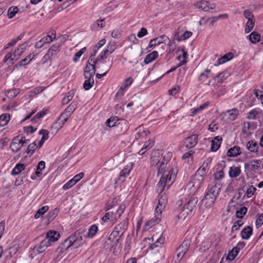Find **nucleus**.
<instances>
[{"instance_id": "f257e3e1", "label": "nucleus", "mask_w": 263, "mask_h": 263, "mask_svg": "<svg viewBox=\"0 0 263 263\" xmlns=\"http://www.w3.org/2000/svg\"><path fill=\"white\" fill-rule=\"evenodd\" d=\"M157 168L158 175L162 174V177L156 186V190L161 193L165 187L168 189L174 183L178 171L176 168L170 167L164 162H160Z\"/></svg>"}, {"instance_id": "f03ea898", "label": "nucleus", "mask_w": 263, "mask_h": 263, "mask_svg": "<svg viewBox=\"0 0 263 263\" xmlns=\"http://www.w3.org/2000/svg\"><path fill=\"white\" fill-rule=\"evenodd\" d=\"M222 184L220 182H216L214 185L208 186L206 192L202 201L206 208H211L217 198L222 187Z\"/></svg>"}, {"instance_id": "7ed1b4c3", "label": "nucleus", "mask_w": 263, "mask_h": 263, "mask_svg": "<svg viewBox=\"0 0 263 263\" xmlns=\"http://www.w3.org/2000/svg\"><path fill=\"white\" fill-rule=\"evenodd\" d=\"M198 202L197 197L191 198L183 206L181 211L178 215L177 217L179 220H183L191 214L193 210L196 207Z\"/></svg>"}, {"instance_id": "20e7f679", "label": "nucleus", "mask_w": 263, "mask_h": 263, "mask_svg": "<svg viewBox=\"0 0 263 263\" xmlns=\"http://www.w3.org/2000/svg\"><path fill=\"white\" fill-rule=\"evenodd\" d=\"M192 243L191 238H186L181 245L176 249V258L175 259V263H179L186 253Z\"/></svg>"}, {"instance_id": "39448f33", "label": "nucleus", "mask_w": 263, "mask_h": 263, "mask_svg": "<svg viewBox=\"0 0 263 263\" xmlns=\"http://www.w3.org/2000/svg\"><path fill=\"white\" fill-rule=\"evenodd\" d=\"M211 162L212 159L211 158H207L204 160L202 165L197 170L195 174V179L197 180L199 183L204 181V177L210 169Z\"/></svg>"}, {"instance_id": "423d86ee", "label": "nucleus", "mask_w": 263, "mask_h": 263, "mask_svg": "<svg viewBox=\"0 0 263 263\" xmlns=\"http://www.w3.org/2000/svg\"><path fill=\"white\" fill-rule=\"evenodd\" d=\"M95 74V70H92L90 72L89 71L84 74L86 80L84 82L83 87L86 90L90 89L94 84V79L93 77Z\"/></svg>"}, {"instance_id": "0eeeda50", "label": "nucleus", "mask_w": 263, "mask_h": 263, "mask_svg": "<svg viewBox=\"0 0 263 263\" xmlns=\"http://www.w3.org/2000/svg\"><path fill=\"white\" fill-rule=\"evenodd\" d=\"M133 168L132 163L127 164L125 167L120 172L118 177L115 181V183H118L119 182H123L125 179L128 176L130 171Z\"/></svg>"}, {"instance_id": "6e6552de", "label": "nucleus", "mask_w": 263, "mask_h": 263, "mask_svg": "<svg viewBox=\"0 0 263 263\" xmlns=\"http://www.w3.org/2000/svg\"><path fill=\"white\" fill-rule=\"evenodd\" d=\"M198 141V135L195 134L186 137L183 142L186 149H190L197 145Z\"/></svg>"}, {"instance_id": "1a4fd4ad", "label": "nucleus", "mask_w": 263, "mask_h": 263, "mask_svg": "<svg viewBox=\"0 0 263 263\" xmlns=\"http://www.w3.org/2000/svg\"><path fill=\"white\" fill-rule=\"evenodd\" d=\"M70 241L73 248H78L83 245V239L80 233L76 232L69 236Z\"/></svg>"}, {"instance_id": "9d476101", "label": "nucleus", "mask_w": 263, "mask_h": 263, "mask_svg": "<svg viewBox=\"0 0 263 263\" xmlns=\"http://www.w3.org/2000/svg\"><path fill=\"white\" fill-rule=\"evenodd\" d=\"M167 40H169V38L165 35H162L155 39H152L149 41L147 49L151 50L158 45L167 42Z\"/></svg>"}, {"instance_id": "9b49d317", "label": "nucleus", "mask_w": 263, "mask_h": 263, "mask_svg": "<svg viewBox=\"0 0 263 263\" xmlns=\"http://www.w3.org/2000/svg\"><path fill=\"white\" fill-rule=\"evenodd\" d=\"M70 116V114H69V113L66 112V111L64 110L54 123L55 128L58 129L62 128Z\"/></svg>"}, {"instance_id": "f8f14e48", "label": "nucleus", "mask_w": 263, "mask_h": 263, "mask_svg": "<svg viewBox=\"0 0 263 263\" xmlns=\"http://www.w3.org/2000/svg\"><path fill=\"white\" fill-rule=\"evenodd\" d=\"M196 8L201 9L204 11H209L211 9L215 8V5L214 3L211 4L206 1H201L195 4Z\"/></svg>"}, {"instance_id": "ddd939ff", "label": "nucleus", "mask_w": 263, "mask_h": 263, "mask_svg": "<svg viewBox=\"0 0 263 263\" xmlns=\"http://www.w3.org/2000/svg\"><path fill=\"white\" fill-rule=\"evenodd\" d=\"M261 161L260 160H251L245 163V168L250 172L255 171L259 169Z\"/></svg>"}, {"instance_id": "4468645a", "label": "nucleus", "mask_w": 263, "mask_h": 263, "mask_svg": "<svg viewBox=\"0 0 263 263\" xmlns=\"http://www.w3.org/2000/svg\"><path fill=\"white\" fill-rule=\"evenodd\" d=\"M19 58L20 57H18V54L17 53L14 54V51H13L12 53L9 52L4 58L3 62L4 64H6L7 65H13L15 63L16 61L18 60Z\"/></svg>"}, {"instance_id": "2eb2a0df", "label": "nucleus", "mask_w": 263, "mask_h": 263, "mask_svg": "<svg viewBox=\"0 0 263 263\" xmlns=\"http://www.w3.org/2000/svg\"><path fill=\"white\" fill-rule=\"evenodd\" d=\"M69 237L66 239L60 246L57 248L56 252L60 255L63 253L65 251L67 250L72 247L71 241H70Z\"/></svg>"}, {"instance_id": "dca6fc26", "label": "nucleus", "mask_w": 263, "mask_h": 263, "mask_svg": "<svg viewBox=\"0 0 263 263\" xmlns=\"http://www.w3.org/2000/svg\"><path fill=\"white\" fill-rule=\"evenodd\" d=\"M21 138V135L17 136L14 137L10 145V148L13 152L16 153L21 149V145H20V141L22 140Z\"/></svg>"}, {"instance_id": "f3484780", "label": "nucleus", "mask_w": 263, "mask_h": 263, "mask_svg": "<svg viewBox=\"0 0 263 263\" xmlns=\"http://www.w3.org/2000/svg\"><path fill=\"white\" fill-rule=\"evenodd\" d=\"M98 64L99 63L97 62L95 59L89 57L87 62L86 66L84 68V73H86V72H88L89 71L90 72L92 70H95L96 72L97 64Z\"/></svg>"}, {"instance_id": "a211bd4d", "label": "nucleus", "mask_w": 263, "mask_h": 263, "mask_svg": "<svg viewBox=\"0 0 263 263\" xmlns=\"http://www.w3.org/2000/svg\"><path fill=\"white\" fill-rule=\"evenodd\" d=\"M133 79L132 78H128L125 79L123 82L122 83L121 86L118 91L117 92L116 95H121V96H123L124 90L129 87L133 83Z\"/></svg>"}, {"instance_id": "6ab92c4d", "label": "nucleus", "mask_w": 263, "mask_h": 263, "mask_svg": "<svg viewBox=\"0 0 263 263\" xmlns=\"http://www.w3.org/2000/svg\"><path fill=\"white\" fill-rule=\"evenodd\" d=\"M59 238L60 234L58 232L54 230H50L47 233L45 239H48L49 242L51 243L52 242L57 241Z\"/></svg>"}, {"instance_id": "aec40b11", "label": "nucleus", "mask_w": 263, "mask_h": 263, "mask_svg": "<svg viewBox=\"0 0 263 263\" xmlns=\"http://www.w3.org/2000/svg\"><path fill=\"white\" fill-rule=\"evenodd\" d=\"M161 155L158 151L153 152L151 157V165L154 166H157L161 162Z\"/></svg>"}, {"instance_id": "412c9836", "label": "nucleus", "mask_w": 263, "mask_h": 263, "mask_svg": "<svg viewBox=\"0 0 263 263\" xmlns=\"http://www.w3.org/2000/svg\"><path fill=\"white\" fill-rule=\"evenodd\" d=\"M228 117V119L230 121H234L236 119L239 114V110L234 108L232 109L227 110L223 113Z\"/></svg>"}, {"instance_id": "4be33fe9", "label": "nucleus", "mask_w": 263, "mask_h": 263, "mask_svg": "<svg viewBox=\"0 0 263 263\" xmlns=\"http://www.w3.org/2000/svg\"><path fill=\"white\" fill-rule=\"evenodd\" d=\"M222 140V138L219 136L215 137L212 141L211 147V151L213 152H216L219 148Z\"/></svg>"}, {"instance_id": "5701e85b", "label": "nucleus", "mask_w": 263, "mask_h": 263, "mask_svg": "<svg viewBox=\"0 0 263 263\" xmlns=\"http://www.w3.org/2000/svg\"><path fill=\"white\" fill-rule=\"evenodd\" d=\"M253 230L250 226L245 227L241 231V236L243 239H249L252 234Z\"/></svg>"}, {"instance_id": "b1692460", "label": "nucleus", "mask_w": 263, "mask_h": 263, "mask_svg": "<svg viewBox=\"0 0 263 263\" xmlns=\"http://www.w3.org/2000/svg\"><path fill=\"white\" fill-rule=\"evenodd\" d=\"M241 148L237 146L231 147L227 152V156L231 157H235L241 154Z\"/></svg>"}, {"instance_id": "393cba45", "label": "nucleus", "mask_w": 263, "mask_h": 263, "mask_svg": "<svg viewBox=\"0 0 263 263\" xmlns=\"http://www.w3.org/2000/svg\"><path fill=\"white\" fill-rule=\"evenodd\" d=\"M51 245V243L49 242V240L48 239H46L45 238L42 240L39 246L37 248V252L39 254L42 253L44 252L46 249L50 246Z\"/></svg>"}, {"instance_id": "a878e982", "label": "nucleus", "mask_w": 263, "mask_h": 263, "mask_svg": "<svg viewBox=\"0 0 263 263\" xmlns=\"http://www.w3.org/2000/svg\"><path fill=\"white\" fill-rule=\"evenodd\" d=\"M234 57V54L232 52H228L225 54L223 57L218 59L217 60V64H215V65H219L223 64L226 62L231 60Z\"/></svg>"}, {"instance_id": "bb28decb", "label": "nucleus", "mask_w": 263, "mask_h": 263, "mask_svg": "<svg viewBox=\"0 0 263 263\" xmlns=\"http://www.w3.org/2000/svg\"><path fill=\"white\" fill-rule=\"evenodd\" d=\"M246 147L248 150L250 152H253L258 155V146L256 142L253 140L249 141L246 145Z\"/></svg>"}, {"instance_id": "cd10ccee", "label": "nucleus", "mask_w": 263, "mask_h": 263, "mask_svg": "<svg viewBox=\"0 0 263 263\" xmlns=\"http://www.w3.org/2000/svg\"><path fill=\"white\" fill-rule=\"evenodd\" d=\"M158 57V52L157 51H153L151 53L146 55L144 59V62L145 64H148L155 60Z\"/></svg>"}, {"instance_id": "c85d7f7f", "label": "nucleus", "mask_w": 263, "mask_h": 263, "mask_svg": "<svg viewBox=\"0 0 263 263\" xmlns=\"http://www.w3.org/2000/svg\"><path fill=\"white\" fill-rule=\"evenodd\" d=\"M60 51V45L54 44L48 49L47 53L51 57H55Z\"/></svg>"}, {"instance_id": "c756f323", "label": "nucleus", "mask_w": 263, "mask_h": 263, "mask_svg": "<svg viewBox=\"0 0 263 263\" xmlns=\"http://www.w3.org/2000/svg\"><path fill=\"white\" fill-rule=\"evenodd\" d=\"M241 173V170L239 167L233 166L230 167L229 175L231 178L238 177Z\"/></svg>"}, {"instance_id": "7c9ffc66", "label": "nucleus", "mask_w": 263, "mask_h": 263, "mask_svg": "<svg viewBox=\"0 0 263 263\" xmlns=\"http://www.w3.org/2000/svg\"><path fill=\"white\" fill-rule=\"evenodd\" d=\"M230 76L228 72L225 71L220 73L216 77L214 78V80L218 83H221L223 81L227 79Z\"/></svg>"}, {"instance_id": "2f4dec72", "label": "nucleus", "mask_w": 263, "mask_h": 263, "mask_svg": "<svg viewBox=\"0 0 263 263\" xmlns=\"http://www.w3.org/2000/svg\"><path fill=\"white\" fill-rule=\"evenodd\" d=\"M249 40L253 44H256L259 42L260 39V35L256 31L252 32L250 35L247 36Z\"/></svg>"}, {"instance_id": "473e14b6", "label": "nucleus", "mask_w": 263, "mask_h": 263, "mask_svg": "<svg viewBox=\"0 0 263 263\" xmlns=\"http://www.w3.org/2000/svg\"><path fill=\"white\" fill-rule=\"evenodd\" d=\"M165 206L161 205H157L155 210V217L156 218V222H160L161 220V214L162 210L164 209Z\"/></svg>"}, {"instance_id": "72a5a7b5", "label": "nucleus", "mask_w": 263, "mask_h": 263, "mask_svg": "<svg viewBox=\"0 0 263 263\" xmlns=\"http://www.w3.org/2000/svg\"><path fill=\"white\" fill-rule=\"evenodd\" d=\"M208 105H209V103H204L196 108L191 109V116H195L197 114H198L201 110H203L204 109L206 108Z\"/></svg>"}, {"instance_id": "f704fd0d", "label": "nucleus", "mask_w": 263, "mask_h": 263, "mask_svg": "<svg viewBox=\"0 0 263 263\" xmlns=\"http://www.w3.org/2000/svg\"><path fill=\"white\" fill-rule=\"evenodd\" d=\"M74 95V91L73 90H71L63 98V99L62 100V103L63 105L67 104L72 99Z\"/></svg>"}, {"instance_id": "c9c22d12", "label": "nucleus", "mask_w": 263, "mask_h": 263, "mask_svg": "<svg viewBox=\"0 0 263 263\" xmlns=\"http://www.w3.org/2000/svg\"><path fill=\"white\" fill-rule=\"evenodd\" d=\"M25 166L24 164L18 163L13 168L11 172L12 175L15 176L19 174L22 171L24 170Z\"/></svg>"}, {"instance_id": "e433bc0d", "label": "nucleus", "mask_w": 263, "mask_h": 263, "mask_svg": "<svg viewBox=\"0 0 263 263\" xmlns=\"http://www.w3.org/2000/svg\"><path fill=\"white\" fill-rule=\"evenodd\" d=\"M98 231V227L96 224H93L90 226L88 229L87 236L89 238H92L95 236Z\"/></svg>"}, {"instance_id": "4c0bfd02", "label": "nucleus", "mask_w": 263, "mask_h": 263, "mask_svg": "<svg viewBox=\"0 0 263 263\" xmlns=\"http://www.w3.org/2000/svg\"><path fill=\"white\" fill-rule=\"evenodd\" d=\"M193 34L191 31H186L181 35H175L176 39L178 41H181L189 39Z\"/></svg>"}, {"instance_id": "58836bf2", "label": "nucleus", "mask_w": 263, "mask_h": 263, "mask_svg": "<svg viewBox=\"0 0 263 263\" xmlns=\"http://www.w3.org/2000/svg\"><path fill=\"white\" fill-rule=\"evenodd\" d=\"M45 167V162L44 161H41L39 162L36 166V171L35 172V175L37 177H40L42 174V171L44 170Z\"/></svg>"}, {"instance_id": "ea45409f", "label": "nucleus", "mask_w": 263, "mask_h": 263, "mask_svg": "<svg viewBox=\"0 0 263 263\" xmlns=\"http://www.w3.org/2000/svg\"><path fill=\"white\" fill-rule=\"evenodd\" d=\"M55 38V32L54 31H52L51 33V35H47L46 36H44L41 39L43 43L48 44L53 41V40Z\"/></svg>"}, {"instance_id": "a19ab883", "label": "nucleus", "mask_w": 263, "mask_h": 263, "mask_svg": "<svg viewBox=\"0 0 263 263\" xmlns=\"http://www.w3.org/2000/svg\"><path fill=\"white\" fill-rule=\"evenodd\" d=\"M121 236L122 235L121 234H119V233L114 230L111 233V234L109 235L108 237V240L112 242H117L119 241Z\"/></svg>"}, {"instance_id": "79ce46f5", "label": "nucleus", "mask_w": 263, "mask_h": 263, "mask_svg": "<svg viewBox=\"0 0 263 263\" xmlns=\"http://www.w3.org/2000/svg\"><path fill=\"white\" fill-rule=\"evenodd\" d=\"M49 209V207L47 205H45L42 206L41 208L39 209L35 214L34 215V218L38 219L42 215L44 214V213L47 212Z\"/></svg>"}, {"instance_id": "37998d69", "label": "nucleus", "mask_w": 263, "mask_h": 263, "mask_svg": "<svg viewBox=\"0 0 263 263\" xmlns=\"http://www.w3.org/2000/svg\"><path fill=\"white\" fill-rule=\"evenodd\" d=\"M78 107V102L77 101H72L70 104L67 106V107L65 109L66 112L69 113L71 115L73 112V111L76 109Z\"/></svg>"}, {"instance_id": "c03bdc74", "label": "nucleus", "mask_w": 263, "mask_h": 263, "mask_svg": "<svg viewBox=\"0 0 263 263\" xmlns=\"http://www.w3.org/2000/svg\"><path fill=\"white\" fill-rule=\"evenodd\" d=\"M27 46V43H24L21 45H20L14 51V54L17 53L18 54V57H20L23 54L25 50L26 49V47Z\"/></svg>"}, {"instance_id": "a18cd8bd", "label": "nucleus", "mask_w": 263, "mask_h": 263, "mask_svg": "<svg viewBox=\"0 0 263 263\" xmlns=\"http://www.w3.org/2000/svg\"><path fill=\"white\" fill-rule=\"evenodd\" d=\"M119 121V119L117 117H110L107 119L105 122V124L107 126L111 127L116 125L117 122Z\"/></svg>"}, {"instance_id": "49530a36", "label": "nucleus", "mask_w": 263, "mask_h": 263, "mask_svg": "<svg viewBox=\"0 0 263 263\" xmlns=\"http://www.w3.org/2000/svg\"><path fill=\"white\" fill-rule=\"evenodd\" d=\"M138 130V132L135 134V138L137 140L140 139L141 138L146 137L149 134V131L144 129L141 130L140 128Z\"/></svg>"}, {"instance_id": "de8ad7c7", "label": "nucleus", "mask_w": 263, "mask_h": 263, "mask_svg": "<svg viewBox=\"0 0 263 263\" xmlns=\"http://www.w3.org/2000/svg\"><path fill=\"white\" fill-rule=\"evenodd\" d=\"M157 192L159 193V198L158 199V205H161L163 206H165V204L167 203L166 195L165 194H162V193L163 192V191L161 193H160L159 192H158L157 191Z\"/></svg>"}, {"instance_id": "09e8293b", "label": "nucleus", "mask_w": 263, "mask_h": 263, "mask_svg": "<svg viewBox=\"0 0 263 263\" xmlns=\"http://www.w3.org/2000/svg\"><path fill=\"white\" fill-rule=\"evenodd\" d=\"M211 73V71L210 69H206L204 72L200 74L198 78V81L203 83L205 80L209 77V75Z\"/></svg>"}, {"instance_id": "8fccbe9b", "label": "nucleus", "mask_w": 263, "mask_h": 263, "mask_svg": "<svg viewBox=\"0 0 263 263\" xmlns=\"http://www.w3.org/2000/svg\"><path fill=\"white\" fill-rule=\"evenodd\" d=\"M48 111L47 109L45 110H42L39 112H37L31 120V121L33 123H35L36 122L37 120L41 119L43 117H44L47 113Z\"/></svg>"}, {"instance_id": "3c124183", "label": "nucleus", "mask_w": 263, "mask_h": 263, "mask_svg": "<svg viewBox=\"0 0 263 263\" xmlns=\"http://www.w3.org/2000/svg\"><path fill=\"white\" fill-rule=\"evenodd\" d=\"M126 229V226L124 223H120V224L117 225L115 227L114 230L116 231V232L119 233V234H121L122 236V235L124 233Z\"/></svg>"}, {"instance_id": "603ef678", "label": "nucleus", "mask_w": 263, "mask_h": 263, "mask_svg": "<svg viewBox=\"0 0 263 263\" xmlns=\"http://www.w3.org/2000/svg\"><path fill=\"white\" fill-rule=\"evenodd\" d=\"M247 212V209L245 206H242L236 211V216L238 218H242Z\"/></svg>"}, {"instance_id": "864d4df0", "label": "nucleus", "mask_w": 263, "mask_h": 263, "mask_svg": "<svg viewBox=\"0 0 263 263\" xmlns=\"http://www.w3.org/2000/svg\"><path fill=\"white\" fill-rule=\"evenodd\" d=\"M173 156V153L171 152L166 153L163 157L162 160L160 162H164V164L168 165L170 166L169 162L172 159Z\"/></svg>"}, {"instance_id": "5fc2aeb1", "label": "nucleus", "mask_w": 263, "mask_h": 263, "mask_svg": "<svg viewBox=\"0 0 263 263\" xmlns=\"http://www.w3.org/2000/svg\"><path fill=\"white\" fill-rule=\"evenodd\" d=\"M255 21L254 20H248L247 23L245 26V32L248 33L250 32L253 28L254 26Z\"/></svg>"}, {"instance_id": "6e6d98bb", "label": "nucleus", "mask_w": 263, "mask_h": 263, "mask_svg": "<svg viewBox=\"0 0 263 263\" xmlns=\"http://www.w3.org/2000/svg\"><path fill=\"white\" fill-rule=\"evenodd\" d=\"M37 147L36 143L35 142H33L28 146L25 153L27 154L32 155L34 153L35 148Z\"/></svg>"}, {"instance_id": "4d7b16f0", "label": "nucleus", "mask_w": 263, "mask_h": 263, "mask_svg": "<svg viewBox=\"0 0 263 263\" xmlns=\"http://www.w3.org/2000/svg\"><path fill=\"white\" fill-rule=\"evenodd\" d=\"M18 8L17 7H11L8 10V16L9 18H11L15 16L16 13L18 12Z\"/></svg>"}, {"instance_id": "13d9d810", "label": "nucleus", "mask_w": 263, "mask_h": 263, "mask_svg": "<svg viewBox=\"0 0 263 263\" xmlns=\"http://www.w3.org/2000/svg\"><path fill=\"white\" fill-rule=\"evenodd\" d=\"M159 222H156V218L154 216L145 223V229H149Z\"/></svg>"}, {"instance_id": "bf43d9fd", "label": "nucleus", "mask_w": 263, "mask_h": 263, "mask_svg": "<svg viewBox=\"0 0 263 263\" xmlns=\"http://www.w3.org/2000/svg\"><path fill=\"white\" fill-rule=\"evenodd\" d=\"M19 90L17 89H12L9 90L7 91V96L9 98L12 99L15 97L19 93Z\"/></svg>"}, {"instance_id": "052dcab7", "label": "nucleus", "mask_w": 263, "mask_h": 263, "mask_svg": "<svg viewBox=\"0 0 263 263\" xmlns=\"http://www.w3.org/2000/svg\"><path fill=\"white\" fill-rule=\"evenodd\" d=\"M9 119H10V116H8L7 114L2 115L0 116V125H1V126L5 125L9 121Z\"/></svg>"}, {"instance_id": "680f3d73", "label": "nucleus", "mask_w": 263, "mask_h": 263, "mask_svg": "<svg viewBox=\"0 0 263 263\" xmlns=\"http://www.w3.org/2000/svg\"><path fill=\"white\" fill-rule=\"evenodd\" d=\"M86 48L84 47V48H82L81 49H80L78 52H76L74 54V57L73 58V61L74 62H77L79 60V58L81 57V55L86 51Z\"/></svg>"}, {"instance_id": "e2e57ef3", "label": "nucleus", "mask_w": 263, "mask_h": 263, "mask_svg": "<svg viewBox=\"0 0 263 263\" xmlns=\"http://www.w3.org/2000/svg\"><path fill=\"white\" fill-rule=\"evenodd\" d=\"M211 246V242L209 238H205L201 244V248H203L204 251L209 249Z\"/></svg>"}, {"instance_id": "0e129e2a", "label": "nucleus", "mask_w": 263, "mask_h": 263, "mask_svg": "<svg viewBox=\"0 0 263 263\" xmlns=\"http://www.w3.org/2000/svg\"><path fill=\"white\" fill-rule=\"evenodd\" d=\"M30 61L26 57L24 58V59L20 61L18 63L15 65L14 67L16 68H18L20 67H21L22 66H24L29 63H30Z\"/></svg>"}, {"instance_id": "69168bd1", "label": "nucleus", "mask_w": 263, "mask_h": 263, "mask_svg": "<svg viewBox=\"0 0 263 263\" xmlns=\"http://www.w3.org/2000/svg\"><path fill=\"white\" fill-rule=\"evenodd\" d=\"M258 114V111L255 109H253L248 112L247 118L248 119L250 120H254L256 119V116Z\"/></svg>"}, {"instance_id": "338daca9", "label": "nucleus", "mask_w": 263, "mask_h": 263, "mask_svg": "<svg viewBox=\"0 0 263 263\" xmlns=\"http://www.w3.org/2000/svg\"><path fill=\"white\" fill-rule=\"evenodd\" d=\"M59 212V210L57 209H54L52 211H50L47 215V217L49 220H52L55 218L58 213Z\"/></svg>"}, {"instance_id": "774afa93", "label": "nucleus", "mask_w": 263, "mask_h": 263, "mask_svg": "<svg viewBox=\"0 0 263 263\" xmlns=\"http://www.w3.org/2000/svg\"><path fill=\"white\" fill-rule=\"evenodd\" d=\"M244 16L248 19V20H254V16L252 12L249 10H246L243 11Z\"/></svg>"}]
</instances>
